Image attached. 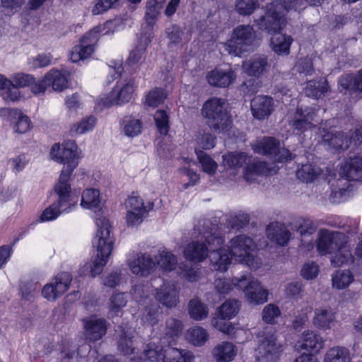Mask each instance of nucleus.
<instances>
[{"label":"nucleus","mask_w":362,"mask_h":362,"mask_svg":"<svg viewBox=\"0 0 362 362\" xmlns=\"http://www.w3.org/2000/svg\"><path fill=\"white\" fill-rule=\"evenodd\" d=\"M77 150L78 146L74 141L67 140L62 145L59 143L52 145L49 152L51 158L64 164V167L54 187L57 199L42 212L40 222L54 221L62 213L70 212L71 207L74 206L70 181L74 169L78 165Z\"/></svg>","instance_id":"nucleus-1"},{"label":"nucleus","mask_w":362,"mask_h":362,"mask_svg":"<svg viewBox=\"0 0 362 362\" xmlns=\"http://www.w3.org/2000/svg\"><path fill=\"white\" fill-rule=\"evenodd\" d=\"M305 0H285L284 3L274 1L268 6L264 16L255 21L257 28L268 34L283 30L286 24L285 11L293 9L301 10L305 8Z\"/></svg>","instance_id":"nucleus-2"},{"label":"nucleus","mask_w":362,"mask_h":362,"mask_svg":"<svg viewBox=\"0 0 362 362\" xmlns=\"http://www.w3.org/2000/svg\"><path fill=\"white\" fill-rule=\"evenodd\" d=\"M98 227L96 235L93 240V247H96L97 254L88 268L92 278L100 275L106 265L110 255L113 250V240L110 239V221L105 217H98L95 219Z\"/></svg>","instance_id":"nucleus-3"},{"label":"nucleus","mask_w":362,"mask_h":362,"mask_svg":"<svg viewBox=\"0 0 362 362\" xmlns=\"http://www.w3.org/2000/svg\"><path fill=\"white\" fill-rule=\"evenodd\" d=\"M201 114L206 120V124L216 134L228 132L232 127L231 115L222 98L212 97L206 100L202 105Z\"/></svg>","instance_id":"nucleus-4"},{"label":"nucleus","mask_w":362,"mask_h":362,"mask_svg":"<svg viewBox=\"0 0 362 362\" xmlns=\"http://www.w3.org/2000/svg\"><path fill=\"white\" fill-rule=\"evenodd\" d=\"M166 326V337L162 339V344H164L168 342V345L163 346V361L192 362L194 357L190 351L172 347L173 345L175 344V339L180 336L182 331V325L180 320L177 318H168Z\"/></svg>","instance_id":"nucleus-5"},{"label":"nucleus","mask_w":362,"mask_h":362,"mask_svg":"<svg viewBox=\"0 0 362 362\" xmlns=\"http://www.w3.org/2000/svg\"><path fill=\"white\" fill-rule=\"evenodd\" d=\"M205 242L210 247L209 260L215 269L226 272L234 257L230 249L223 247L225 237L220 232L210 233L205 235Z\"/></svg>","instance_id":"nucleus-6"},{"label":"nucleus","mask_w":362,"mask_h":362,"mask_svg":"<svg viewBox=\"0 0 362 362\" xmlns=\"http://www.w3.org/2000/svg\"><path fill=\"white\" fill-rule=\"evenodd\" d=\"M256 37L255 31L250 25H238L232 31L230 38L225 43L226 50L240 57L247 52Z\"/></svg>","instance_id":"nucleus-7"},{"label":"nucleus","mask_w":362,"mask_h":362,"mask_svg":"<svg viewBox=\"0 0 362 362\" xmlns=\"http://www.w3.org/2000/svg\"><path fill=\"white\" fill-rule=\"evenodd\" d=\"M269 67L266 57H253L243 64V69L246 74L256 78H251L243 84V91L248 95H252L259 91V82L257 80L262 76Z\"/></svg>","instance_id":"nucleus-8"},{"label":"nucleus","mask_w":362,"mask_h":362,"mask_svg":"<svg viewBox=\"0 0 362 362\" xmlns=\"http://www.w3.org/2000/svg\"><path fill=\"white\" fill-rule=\"evenodd\" d=\"M253 243L252 238L245 235H238L230 240L228 248L238 262L249 267H255L257 259L252 253Z\"/></svg>","instance_id":"nucleus-9"},{"label":"nucleus","mask_w":362,"mask_h":362,"mask_svg":"<svg viewBox=\"0 0 362 362\" xmlns=\"http://www.w3.org/2000/svg\"><path fill=\"white\" fill-rule=\"evenodd\" d=\"M73 277L68 272H61L55 275L51 282L46 284L42 288L43 298L49 301H55L62 296L70 288Z\"/></svg>","instance_id":"nucleus-10"},{"label":"nucleus","mask_w":362,"mask_h":362,"mask_svg":"<svg viewBox=\"0 0 362 362\" xmlns=\"http://www.w3.org/2000/svg\"><path fill=\"white\" fill-rule=\"evenodd\" d=\"M258 346L255 349L257 360L259 362L274 361L279 351L280 346L276 344V339L271 331L258 336Z\"/></svg>","instance_id":"nucleus-11"},{"label":"nucleus","mask_w":362,"mask_h":362,"mask_svg":"<svg viewBox=\"0 0 362 362\" xmlns=\"http://www.w3.org/2000/svg\"><path fill=\"white\" fill-rule=\"evenodd\" d=\"M40 83L44 88L42 93L49 87H52L54 91L61 92L68 87L69 76L64 71L52 69L40 78Z\"/></svg>","instance_id":"nucleus-12"},{"label":"nucleus","mask_w":362,"mask_h":362,"mask_svg":"<svg viewBox=\"0 0 362 362\" xmlns=\"http://www.w3.org/2000/svg\"><path fill=\"white\" fill-rule=\"evenodd\" d=\"M315 116L316 111L314 108L311 107L303 108L298 106L293 114L291 125L295 130L303 133L310 128Z\"/></svg>","instance_id":"nucleus-13"},{"label":"nucleus","mask_w":362,"mask_h":362,"mask_svg":"<svg viewBox=\"0 0 362 362\" xmlns=\"http://www.w3.org/2000/svg\"><path fill=\"white\" fill-rule=\"evenodd\" d=\"M208 244L204 242L193 240L188 243L183 250L185 258L191 262L199 263L209 257L210 248Z\"/></svg>","instance_id":"nucleus-14"},{"label":"nucleus","mask_w":362,"mask_h":362,"mask_svg":"<svg viewBox=\"0 0 362 362\" xmlns=\"http://www.w3.org/2000/svg\"><path fill=\"white\" fill-rule=\"evenodd\" d=\"M341 177L349 181H358L362 178V157L354 156L346 158L340 168Z\"/></svg>","instance_id":"nucleus-15"},{"label":"nucleus","mask_w":362,"mask_h":362,"mask_svg":"<svg viewBox=\"0 0 362 362\" xmlns=\"http://www.w3.org/2000/svg\"><path fill=\"white\" fill-rule=\"evenodd\" d=\"M250 106L253 117L262 120L272 113L274 101L270 96L257 95L251 100Z\"/></svg>","instance_id":"nucleus-16"},{"label":"nucleus","mask_w":362,"mask_h":362,"mask_svg":"<svg viewBox=\"0 0 362 362\" xmlns=\"http://www.w3.org/2000/svg\"><path fill=\"white\" fill-rule=\"evenodd\" d=\"M96 40L91 36V33H86L80 40V44L73 47L71 59L77 62L90 57L94 52V42Z\"/></svg>","instance_id":"nucleus-17"},{"label":"nucleus","mask_w":362,"mask_h":362,"mask_svg":"<svg viewBox=\"0 0 362 362\" xmlns=\"http://www.w3.org/2000/svg\"><path fill=\"white\" fill-rule=\"evenodd\" d=\"M235 78L236 74L232 69L223 71L216 68L209 71L206 76L208 83L218 88L228 87L235 81Z\"/></svg>","instance_id":"nucleus-18"},{"label":"nucleus","mask_w":362,"mask_h":362,"mask_svg":"<svg viewBox=\"0 0 362 362\" xmlns=\"http://www.w3.org/2000/svg\"><path fill=\"white\" fill-rule=\"evenodd\" d=\"M242 289L250 303L260 305L267 300L268 291L262 288L261 283L257 280L244 281Z\"/></svg>","instance_id":"nucleus-19"},{"label":"nucleus","mask_w":362,"mask_h":362,"mask_svg":"<svg viewBox=\"0 0 362 362\" xmlns=\"http://www.w3.org/2000/svg\"><path fill=\"white\" fill-rule=\"evenodd\" d=\"M145 53V47L136 46L129 53V55L123 66L119 62L115 61V75L118 74L119 76H122V71H127L131 75L134 74L136 72L137 64L139 63Z\"/></svg>","instance_id":"nucleus-20"},{"label":"nucleus","mask_w":362,"mask_h":362,"mask_svg":"<svg viewBox=\"0 0 362 362\" xmlns=\"http://www.w3.org/2000/svg\"><path fill=\"white\" fill-rule=\"evenodd\" d=\"M322 141L328 148L334 152L344 151L351 145L349 136L342 132H327L322 136Z\"/></svg>","instance_id":"nucleus-21"},{"label":"nucleus","mask_w":362,"mask_h":362,"mask_svg":"<svg viewBox=\"0 0 362 362\" xmlns=\"http://www.w3.org/2000/svg\"><path fill=\"white\" fill-rule=\"evenodd\" d=\"M8 119L11 122L16 133L25 134L33 128L30 117L24 115L20 109L10 108L6 110Z\"/></svg>","instance_id":"nucleus-22"},{"label":"nucleus","mask_w":362,"mask_h":362,"mask_svg":"<svg viewBox=\"0 0 362 362\" xmlns=\"http://www.w3.org/2000/svg\"><path fill=\"white\" fill-rule=\"evenodd\" d=\"M338 85L339 91L344 93H362V69L356 74H343L339 79Z\"/></svg>","instance_id":"nucleus-23"},{"label":"nucleus","mask_w":362,"mask_h":362,"mask_svg":"<svg viewBox=\"0 0 362 362\" xmlns=\"http://www.w3.org/2000/svg\"><path fill=\"white\" fill-rule=\"evenodd\" d=\"M81 206L83 209L102 214L104 203L102 202L100 190L94 188L84 189L81 195Z\"/></svg>","instance_id":"nucleus-24"},{"label":"nucleus","mask_w":362,"mask_h":362,"mask_svg":"<svg viewBox=\"0 0 362 362\" xmlns=\"http://www.w3.org/2000/svg\"><path fill=\"white\" fill-rule=\"evenodd\" d=\"M156 264L151 256L144 253L129 264L132 272L137 276H148L155 270Z\"/></svg>","instance_id":"nucleus-25"},{"label":"nucleus","mask_w":362,"mask_h":362,"mask_svg":"<svg viewBox=\"0 0 362 362\" xmlns=\"http://www.w3.org/2000/svg\"><path fill=\"white\" fill-rule=\"evenodd\" d=\"M280 141L276 138L263 136L262 139L256 141L252 148L258 154L277 156L280 153Z\"/></svg>","instance_id":"nucleus-26"},{"label":"nucleus","mask_w":362,"mask_h":362,"mask_svg":"<svg viewBox=\"0 0 362 362\" xmlns=\"http://www.w3.org/2000/svg\"><path fill=\"white\" fill-rule=\"evenodd\" d=\"M11 81H13L16 88L28 87L34 95L42 93L44 89L42 84L40 83V79L37 81L31 74L17 73L12 76Z\"/></svg>","instance_id":"nucleus-27"},{"label":"nucleus","mask_w":362,"mask_h":362,"mask_svg":"<svg viewBox=\"0 0 362 362\" xmlns=\"http://www.w3.org/2000/svg\"><path fill=\"white\" fill-rule=\"evenodd\" d=\"M84 329L86 339L93 341L100 339L107 330L103 318H90L85 322Z\"/></svg>","instance_id":"nucleus-28"},{"label":"nucleus","mask_w":362,"mask_h":362,"mask_svg":"<svg viewBox=\"0 0 362 362\" xmlns=\"http://www.w3.org/2000/svg\"><path fill=\"white\" fill-rule=\"evenodd\" d=\"M156 298L163 305L172 308L179 303V291L174 285L168 284L156 291Z\"/></svg>","instance_id":"nucleus-29"},{"label":"nucleus","mask_w":362,"mask_h":362,"mask_svg":"<svg viewBox=\"0 0 362 362\" xmlns=\"http://www.w3.org/2000/svg\"><path fill=\"white\" fill-rule=\"evenodd\" d=\"M340 240L328 230H322L316 242L318 252L322 255L332 254L334 248L339 244Z\"/></svg>","instance_id":"nucleus-30"},{"label":"nucleus","mask_w":362,"mask_h":362,"mask_svg":"<svg viewBox=\"0 0 362 362\" xmlns=\"http://www.w3.org/2000/svg\"><path fill=\"white\" fill-rule=\"evenodd\" d=\"M211 354L217 362H230L235 358L237 348L231 342L223 341L215 346Z\"/></svg>","instance_id":"nucleus-31"},{"label":"nucleus","mask_w":362,"mask_h":362,"mask_svg":"<svg viewBox=\"0 0 362 362\" xmlns=\"http://www.w3.org/2000/svg\"><path fill=\"white\" fill-rule=\"evenodd\" d=\"M334 251L331 257V264L333 267H339L353 261L354 257L346 241H340Z\"/></svg>","instance_id":"nucleus-32"},{"label":"nucleus","mask_w":362,"mask_h":362,"mask_svg":"<svg viewBox=\"0 0 362 362\" xmlns=\"http://www.w3.org/2000/svg\"><path fill=\"white\" fill-rule=\"evenodd\" d=\"M281 30L272 34L278 33L279 35L272 38L271 45H272L273 51L277 54L288 55L290 53V47L293 40L291 35L280 34Z\"/></svg>","instance_id":"nucleus-33"},{"label":"nucleus","mask_w":362,"mask_h":362,"mask_svg":"<svg viewBox=\"0 0 362 362\" xmlns=\"http://www.w3.org/2000/svg\"><path fill=\"white\" fill-rule=\"evenodd\" d=\"M186 340L194 346H203L209 339L208 331L199 326L189 328L185 334Z\"/></svg>","instance_id":"nucleus-34"},{"label":"nucleus","mask_w":362,"mask_h":362,"mask_svg":"<svg viewBox=\"0 0 362 362\" xmlns=\"http://www.w3.org/2000/svg\"><path fill=\"white\" fill-rule=\"evenodd\" d=\"M291 232L284 227H274L273 223H270L267 227V238L276 244L280 246H284L288 244L291 238Z\"/></svg>","instance_id":"nucleus-35"},{"label":"nucleus","mask_w":362,"mask_h":362,"mask_svg":"<svg viewBox=\"0 0 362 362\" xmlns=\"http://www.w3.org/2000/svg\"><path fill=\"white\" fill-rule=\"evenodd\" d=\"M0 90H3L2 97L6 102L17 101L21 98L18 88H16L14 83L3 74H0Z\"/></svg>","instance_id":"nucleus-36"},{"label":"nucleus","mask_w":362,"mask_h":362,"mask_svg":"<svg viewBox=\"0 0 362 362\" xmlns=\"http://www.w3.org/2000/svg\"><path fill=\"white\" fill-rule=\"evenodd\" d=\"M329 90L327 79L322 81L310 80L308 81L305 89V93L308 97L319 99L325 95Z\"/></svg>","instance_id":"nucleus-37"},{"label":"nucleus","mask_w":362,"mask_h":362,"mask_svg":"<svg viewBox=\"0 0 362 362\" xmlns=\"http://www.w3.org/2000/svg\"><path fill=\"white\" fill-rule=\"evenodd\" d=\"M136 90L134 79L130 78L119 87L116 95H115V105H124L129 103L133 97Z\"/></svg>","instance_id":"nucleus-38"},{"label":"nucleus","mask_w":362,"mask_h":362,"mask_svg":"<svg viewBox=\"0 0 362 362\" xmlns=\"http://www.w3.org/2000/svg\"><path fill=\"white\" fill-rule=\"evenodd\" d=\"M300 343L302 349L315 351H320L324 345L322 338L313 332L304 333Z\"/></svg>","instance_id":"nucleus-39"},{"label":"nucleus","mask_w":362,"mask_h":362,"mask_svg":"<svg viewBox=\"0 0 362 362\" xmlns=\"http://www.w3.org/2000/svg\"><path fill=\"white\" fill-rule=\"evenodd\" d=\"M248 158L245 152H229L223 156V162L228 168L237 170L243 166Z\"/></svg>","instance_id":"nucleus-40"},{"label":"nucleus","mask_w":362,"mask_h":362,"mask_svg":"<svg viewBox=\"0 0 362 362\" xmlns=\"http://www.w3.org/2000/svg\"><path fill=\"white\" fill-rule=\"evenodd\" d=\"M247 281L246 276L243 275L240 279L235 277L232 279V283L227 279H218L216 281L215 285L218 293L221 294H227L230 292L233 286L243 288L244 281Z\"/></svg>","instance_id":"nucleus-41"},{"label":"nucleus","mask_w":362,"mask_h":362,"mask_svg":"<svg viewBox=\"0 0 362 362\" xmlns=\"http://www.w3.org/2000/svg\"><path fill=\"white\" fill-rule=\"evenodd\" d=\"M349 351L340 346L329 349L324 356L323 362H350Z\"/></svg>","instance_id":"nucleus-42"},{"label":"nucleus","mask_w":362,"mask_h":362,"mask_svg":"<svg viewBox=\"0 0 362 362\" xmlns=\"http://www.w3.org/2000/svg\"><path fill=\"white\" fill-rule=\"evenodd\" d=\"M194 152L202 165L203 172L209 175H214L218 168L216 162L203 150L195 148Z\"/></svg>","instance_id":"nucleus-43"},{"label":"nucleus","mask_w":362,"mask_h":362,"mask_svg":"<svg viewBox=\"0 0 362 362\" xmlns=\"http://www.w3.org/2000/svg\"><path fill=\"white\" fill-rule=\"evenodd\" d=\"M320 174V170H317L315 165L311 163L302 165L296 171V177L303 182L309 183L315 180Z\"/></svg>","instance_id":"nucleus-44"},{"label":"nucleus","mask_w":362,"mask_h":362,"mask_svg":"<svg viewBox=\"0 0 362 362\" xmlns=\"http://www.w3.org/2000/svg\"><path fill=\"white\" fill-rule=\"evenodd\" d=\"M162 270L172 272L176 269L177 259L176 256L170 251L163 250L156 259V263Z\"/></svg>","instance_id":"nucleus-45"},{"label":"nucleus","mask_w":362,"mask_h":362,"mask_svg":"<svg viewBox=\"0 0 362 362\" xmlns=\"http://www.w3.org/2000/svg\"><path fill=\"white\" fill-rule=\"evenodd\" d=\"M156 127L160 134L166 136L170 132V117L164 110H157L153 115Z\"/></svg>","instance_id":"nucleus-46"},{"label":"nucleus","mask_w":362,"mask_h":362,"mask_svg":"<svg viewBox=\"0 0 362 362\" xmlns=\"http://www.w3.org/2000/svg\"><path fill=\"white\" fill-rule=\"evenodd\" d=\"M142 122L132 117H125L122 120V129L125 135L134 137L141 132Z\"/></svg>","instance_id":"nucleus-47"},{"label":"nucleus","mask_w":362,"mask_h":362,"mask_svg":"<svg viewBox=\"0 0 362 362\" xmlns=\"http://www.w3.org/2000/svg\"><path fill=\"white\" fill-rule=\"evenodd\" d=\"M259 8L258 0H236L235 4L236 12L242 16H251Z\"/></svg>","instance_id":"nucleus-48"},{"label":"nucleus","mask_w":362,"mask_h":362,"mask_svg":"<svg viewBox=\"0 0 362 362\" xmlns=\"http://www.w3.org/2000/svg\"><path fill=\"white\" fill-rule=\"evenodd\" d=\"M354 281V275L349 269L339 270L332 276V285L338 289H343Z\"/></svg>","instance_id":"nucleus-49"},{"label":"nucleus","mask_w":362,"mask_h":362,"mask_svg":"<svg viewBox=\"0 0 362 362\" xmlns=\"http://www.w3.org/2000/svg\"><path fill=\"white\" fill-rule=\"evenodd\" d=\"M161 8L162 4L157 0H151L148 2L144 18L149 27L153 28L156 24Z\"/></svg>","instance_id":"nucleus-50"},{"label":"nucleus","mask_w":362,"mask_h":362,"mask_svg":"<svg viewBox=\"0 0 362 362\" xmlns=\"http://www.w3.org/2000/svg\"><path fill=\"white\" fill-rule=\"evenodd\" d=\"M188 313L189 317H208L209 309L199 298H194L188 303Z\"/></svg>","instance_id":"nucleus-51"},{"label":"nucleus","mask_w":362,"mask_h":362,"mask_svg":"<svg viewBox=\"0 0 362 362\" xmlns=\"http://www.w3.org/2000/svg\"><path fill=\"white\" fill-rule=\"evenodd\" d=\"M238 300L234 299L226 300L218 309L217 317H235L240 310Z\"/></svg>","instance_id":"nucleus-52"},{"label":"nucleus","mask_w":362,"mask_h":362,"mask_svg":"<svg viewBox=\"0 0 362 362\" xmlns=\"http://www.w3.org/2000/svg\"><path fill=\"white\" fill-rule=\"evenodd\" d=\"M165 94L158 88L151 90L146 95L144 105L148 107H157L164 102Z\"/></svg>","instance_id":"nucleus-53"},{"label":"nucleus","mask_w":362,"mask_h":362,"mask_svg":"<svg viewBox=\"0 0 362 362\" xmlns=\"http://www.w3.org/2000/svg\"><path fill=\"white\" fill-rule=\"evenodd\" d=\"M230 318H214L211 322L212 326L228 335H232L237 332L238 329L235 325L230 321Z\"/></svg>","instance_id":"nucleus-54"},{"label":"nucleus","mask_w":362,"mask_h":362,"mask_svg":"<svg viewBox=\"0 0 362 362\" xmlns=\"http://www.w3.org/2000/svg\"><path fill=\"white\" fill-rule=\"evenodd\" d=\"M148 211L129 210L126 214L127 223L129 226L134 227L140 225L146 216Z\"/></svg>","instance_id":"nucleus-55"},{"label":"nucleus","mask_w":362,"mask_h":362,"mask_svg":"<svg viewBox=\"0 0 362 362\" xmlns=\"http://www.w3.org/2000/svg\"><path fill=\"white\" fill-rule=\"evenodd\" d=\"M113 105V90L110 91L107 95L98 98L95 103L94 112L98 113L102 112L105 108H109Z\"/></svg>","instance_id":"nucleus-56"},{"label":"nucleus","mask_w":362,"mask_h":362,"mask_svg":"<svg viewBox=\"0 0 362 362\" xmlns=\"http://www.w3.org/2000/svg\"><path fill=\"white\" fill-rule=\"evenodd\" d=\"M266 168V163L263 161H257L248 164L244 169V177L247 180L249 175H261L265 171Z\"/></svg>","instance_id":"nucleus-57"},{"label":"nucleus","mask_w":362,"mask_h":362,"mask_svg":"<svg viewBox=\"0 0 362 362\" xmlns=\"http://www.w3.org/2000/svg\"><path fill=\"white\" fill-rule=\"evenodd\" d=\"M318 273L319 267L314 262L304 264L300 271L301 276L306 280L314 279Z\"/></svg>","instance_id":"nucleus-58"},{"label":"nucleus","mask_w":362,"mask_h":362,"mask_svg":"<svg viewBox=\"0 0 362 362\" xmlns=\"http://www.w3.org/2000/svg\"><path fill=\"white\" fill-rule=\"evenodd\" d=\"M113 32V20H108L102 25L95 26L88 33H91V36L97 40L98 35H107Z\"/></svg>","instance_id":"nucleus-59"},{"label":"nucleus","mask_w":362,"mask_h":362,"mask_svg":"<svg viewBox=\"0 0 362 362\" xmlns=\"http://www.w3.org/2000/svg\"><path fill=\"white\" fill-rule=\"evenodd\" d=\"M96 122L97 119L93 115L83 118L76 126V133L82 134L92 130L96 124Z\"/></svg>","instance_id":"nucleus-60"},{"label":"nucleus","mask_w":362,"mask_h":362,"mask_svg":"<svg viewBox=\"0 0 362 362\" xmlns=\"http://www.w3.org/2000/svg\"><path fill=\"white\" fill-rule=\"evenodd\" d=\"M127 206L129 210L133 211H148L144 206L143 199L139 196H134V194L129 196L126 201Z\"/></svg>","instance_id":"nucleus-61"},{"label":"nucleus","mask_w":362,"mask_h":362,"mask_svg":"<svg viewBox=\"0 0 362 362\" xmlns=\"http://www.w3.org/2000/svg\"><path fill=\"white\" fill-rule=\"evenodd\" d=\"M216 136L211 133H204L199 138L198 145L203 150H210L216 146Z\"/></svg>","instance_id":"nucleus-62"},{"label":"nucleus","mask_w":362,"mask_h":362,"mask_svg":"<svg viewBox=\"0 0 362 362\" xmlns=\"http://www.w3.org/2000/svg\"><path fill=\"white\" fill-rule=\"evenodd\" d=\"M161 351H163V346L162 348L159 346L153 347L151 345L148 349L144 351L143 357L150 361H158L162 360L163 358V354L160 353Z\"/></svg>","instance_id":"nucleus-63"},{"label":"nucleus","mask_w":362,"mask_h":362,"mask_svg":"<svg viewBox=\"0 0 362 362\" xmlns=\"http://www.w3.org/2000/svg\"><path fill=\"white\" fill-rule=\"evenodd\" d=\"M180 170L189 178V182L183 185V188L185 189H187L190 186L196 185L199 182V175L193 169L189 168H180Z\"/></svg>","instance_id":"nucleus-64"}]
</instances>
